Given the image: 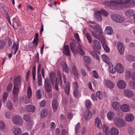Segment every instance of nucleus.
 <instances>
[{
  "label": "nucleus",
  "instance_id": "nucleus-36",
  "mask_svg": "<svg viewBox=\"0 0 135 135\" xmlns=\"http://www.w3.org/2000/svg\"><path fill=\"white\" fill-rule=\"evenodd\" d=\"M133 10L131 9H127L126 10L125 13L126 15L128 17H131V16H133Z\"/></svg>",
  "mask_w": 135,
  "mask_h": 135
},
{
  "label": "nucleus",
  "instance_id": "nucleus-28",
  "mask_svg": "<svg viewBox=\"0 0 135 135\" xmlns=\"http://www.w3.org/2000/svg\"><path fill=\"white\" fill-rule=\"evenodd\" d=\"M73 93L74 97L76 99L79 98L81 96L80 93L78 89H74L73 90Z\"/></svg>",
  "mask_w": 135,
  "mask_h": 135
},
{
  "label": "nucleus",
  "instance_id": "nucleus-37",
  "mask_svg": "<svg viewBox=\"0 0 135 135\" xmlns=\"http://www.w3.org/2000/svg\"><path fill=\"white\" fill-rule=\"evenodd\" d=\"M62 67L63 68V70L66 73H68L69 70L68 67L65 63L64 62L62 64Z\"/></svg>",
  "mask_w": 135,
  "mask_h": 135
},
{
  "label": "nucleus",
  "instance_id": "nucleus-14",
  "mask_svg": "<svg viewBox=\"0 0 135 135\" xmlns=\"http://www.w3.org/2000/svg\"><path fill=\"white\" fill-rule=\"evenodd\" d=\"M117 85L119 88L124 89L126 88V84L125 81L123 80H120L117 82Z\"/></svg>",
  "mask_w": 135,
  "mask_h": 135
},
{
  "label": "nucleus",
  "instance_id": "nucleus-23",
  "mask_svg": "<svg viewBox=\"0 0 135 135\" xmlns=\"http://www.w3.org/2000/svg\"><path fill=\"white\" fill-rule=\"evenodd\" d=\"M95 125L98 129H100L102 126L101 122L99 118L97 117L94 120Z\"/></svg>",
  "mask_w": 135,
  "mask_h": 135
},
{
  "label": "nucleus",
  "instance_id": "nucleus-42",
  "mask_svg": "<svg viewBox=\"0 0 135 135\" xmlns=\"http://www.w3.org/2000/svg\"><path fill=\"white\" fill-rule=\"evenodd\" d=\"M6 106L9 110H12L13 107L11 102L9 100L7 102Z\"/></svg>",
  "mask_w": 135,
  "mask_h": 135
},
{
  "label": "nucleus",
  "instance_id": "nucleus-64",
  "mask_svg": "<svg viewBox=\"0 0 135 135\" xmlns=\"http://www.w3.org/2000/svg\"><path fill=\"white\" fill-rule=\"evenodd\" d=\"M127 59L130 61H135V57L131 55H129L127 56Z\"/></svg>",
  "mask_w": 135,
  "mask_h": 135
},
{
  "label": "nucleus",
  "instance_id": "nucleus-44",
  "mask_svg": "<svg viewBox=\"0 0 135 135\" xmlns=\"http://www.w3.org/2000/svg\"><path fill=\"white\" fill-rule=\"evenodd\" d=\"M95 17L98 21H101L102 20V18L101 16V14L99 11L95 13Z\"/></svg>",
  "mask_w": 135,
  "mask_h": 135
},
{
  "label": "nucleus",
  "instance_id": "nucleus-62",
  "mask_svg": "<svg viewBox=\"0 0 135 135\" xmlns=\"http://www.w3.org/2000/svg\"><path fill=\"white\" fill-rule=\"evenodd\" d=\"M72 87L73 90L75 89H78V86L77 82L75 81L73 82L72 83Z\"/></svg>",
  "mask_w": 135,
  "mask_h": 135
},
{
  "label": "nucleus",
  "instance_id": "nucleus-63",
  "mask_svg": "<svg viewBox=\"0 0 135 135\" xmlns=\"http://www.w3.org/2000/svg\"><path fill=\"white\" fill-rule=\"evenodd\" d=\"M93 75V77L96 79H98L99 77V75L98 73L96 71L94 70L92 72Z\"/></svg>",
  "mask_w": 135,
  "mask_h": 135
},
{
  "label": "nucleus",
  "instance_id": "nucleus-18",
  "mask_svg": "<svg viewBox=\"0 0 135 135\" xmlns=\"http://www.w3.org/2000/svg\"><path fill=\"white\" fill-rule=\"evenodd\" d=\"M101 34L100 33L98 34L96 39L99 40L102 44H106V39L104 36Z\"/></svg>",
  "mask_w": 135,
  "mask_h": 135
},
{
  "label": "nucleus",
  "instance_id": "nucleus-50",
  "mask_svg": "<svg viewBox=\"0 0 135 135\" xmlns=\"http://www.w3.org/2000/svg\"><path fill=\"white\" fill-rule=\"evenodd\" d=\"M33 45L32 44L30 45L29 46V48L30 50L33 51L34 49H36L37 47L38 44L36 45V44H35L34 42H33Z\"/></svg>",
  "mask_w": 135,
  "mask_h": 135
},
{
  "label": "nucleus",
  "instance_id": "nucleus-2",
  "mask_svg": "<svg viewBox=\"0 0 135 135\" xmlns=\"http://www.w3.org/2000/svg\"><path fill=\"white\" fill-rule=\"evenodd\" d=\"M123 0H113L110 2V8L113 9L118 6L122 7L123 6Z\"/></svg>",
  "mask_w": 135,
  "mask_h": 135
},
{
  "label": "nucleus",
  "instance_id": "nucleus-15",
  "mask_svg": "<svg viewBox=\"0 0 135 135\" xmlns=\"http://www.w3.org/2000/svg\"><path fill=\"white\" fill-rule=\"evenodd\" d=\"M35 106L31 105H26L25 108V110L29 112H33L35 111Z\"/></svg>",
  "mask_w": 135,
  "mask_h": 135
},
{
  "label": "nucleus",
  "instance_id": "nucleus-13",
  "mask_svg": "<svg viewBox=\"0 0 135 135\" xmlns=\"http://www.w3.org/2000/svg\"><path fill=\"white\" fill-rule=\"evenodd\" d=\"M117 47L120 54L121 55H123L124 51V48L123 44L122 42H119L118 43Z\"/></svg>",
  "mask_w": 135,
  "mask_h": 135
},
{
  "label": "nucleus",
  "instance_id": "nucleus-51",
  "mask_svg": "<svg viewBox=\"0 0 135 135\" xmlns=\"http://www.w3.org/2000/svg\"><path fill=\"white\" fill-rule=\"evenodd\" d=\"M96 95L98 98L100 100L102 99L103 98L102 93L100 91H98L96 93Z\"/></svg>",
  "mask_w": 135,
  "mask_h": 135
},
{
  "label": "nucleus",
  "instance_id": "nucleus-26",
  "mask_svg": "<svg viewBox=\"0 0 135 135\" xmlns=\"http://www.w3.org/2000/svg\"><path fill=\"white\" fill-rule=\"evenodd\" d=\"M103 130L105 135H109V129L107 126L104 124L103 126Z\"/></svg>",
  "mask_w": 135,
  "mask_h": 135
},
{
  "label": "nucleus",
  "instance_id": "nucleus-5",
  "mask_svg": "<svg viewBox=\"0 0 135 135\" xmlns=\"http://www.w3.org/2000/svg\"><path fill=\"white\" fill-rule=\"evenodd\" d=\"M111 17L114 21L118 23L122 22L124 20V18L123 17L118 14L112 15Z\"/></svg>",
  "mask_w": 135,
  "mask_h": 135
},
{
  "label": "nucleus",
  "instance_id": "nucleus-17",
  "mask_svg": "<svg viewBox=\"0 0 135 135\" xmlns=\"http://www.w3.org/2000/svg\"><path fill=\"white\" fill-rule=\"evenodd\" d=\"M12 26L15 29H18L20 26V24L17 18L15 17L12 20Z\"/></svg>",
  "mask_w": 135,
  "mask_h": 135
},
{
  "label": "nucleus",
  "instance_id": "nucleus-10",
  "mask_svg": "<svg viewBox=\"0 0 135 135\" xmlns=\"http://www.w3.org/2000/svg\"><path fill=\"white\" fill-rule=\"evenodd\" d=\"M115 67L118 73L119 74L122 73L124 71L123 66L120 63H117Z\"/></svg>",
  "mask_w": 135,
  "mask_h": 135
},
{
  "label": "nucleus",
  "instance_id": "nucleus-41",
  "mask_svg": "<svg viewBox=\"0 0 135 135\" xmlns=\"http://www.w3.org/2000/svg\"><path fill=\"white\" fill-rule=\"evenodd\" d=\"M80 126V124L79 122L75 125V132L76 134H77L79 133Z\"/></svg>",
  "mask_w": 135,
  "mask_h": 135
},
{
  "label": "nucleus",
  "instance_id": "nucleus-49",
  "mask_svg": "<svg viewBox=\"0 0 135 135\" xmlns=\"http://www.w3.org/2000/svg\"><path fill=\"white\" fill-rule=\"evenodd\" d=\"M38 33H36L34 39L33 41V42L36 44V45L38 44Z\"/></svg>",
  "mask_w": 135,
  "mask_h": 135
},
{
  "label": "nucleus",
  "instance_id": "nucleus-22",
  "mask_svg": "<svg viewBox=\"0 0 135 135\" xmlns=\"http://www.w3.org/2000/svg\"><path fill=\"white\" fill-rule=\"evenodd\" d=\"M12 132L15 135H19L21 133V130L20 128L15 126L13 129Z\"/></svg>",
  "mask_w": 135,
  "mask_h": 135
},
{
  "label": "nucleus",
  "instance_id": "nucleus-38",
  "mask_svg": "<svg viewBox=\"0 0 135 135\" xmlns=\"http://www.w3.org/2000/svg\"><path fill=\"white\" fill-rule=\"evenodd\" d=\"M103 61L107 64H109L110 62V60L108 57L105 54H103L102 55Z\"/></svg>",
  "mask_w": 135,
  "mask_h": 135
},
{
  "label": "nucleus",
  "instance_id": "nucleus-16",
  "mask_svg": "<svg viewBox=\"0 0 135 135\" xmlns=\"http://www.w3.org/2000/svg\"><path fill=\"white\" fill-rule=\"evenodd\" d=\"M63 49V52L65 55H68L69 56L70 55V51L68 45H64Z\"/></svg>",
  "mask_w": 135,
  "mask_h": 135
},
{
  "label": "nucleus",
  "instance_id": "nucleus-47",
  "mask_svg": "<svg viewBox=\"0 0 135 135\" xmlns=\"http://www.w3.org/2000/svg\"><path fill=\"white\" fill-rule=\"evenodd\" d=\"M32 74L33 76V81H34L36 80V66H33L32 70Z\"/></svg>",
  "mask_w": 135,
  "mask_h": 135
},
{
  "label": "nucleus",
  "instance_id": "nucleus-20",
  "mask_svg": "<svg viewBox=\"0 0 135 135\" xmlns=\"http://www.w3.org/2000/svg\"><path fill=\"white\" fill-rule=\"evenodd\" d=\"M124 93L125 95L128 98H131L133 97L134 95L132 91L129 89H125Z\"/></svg>",
  "mask_w": 135,
  "mask_h": 135
},
{
  "label": "nucleus",
  "instance_id": "nucleus-40",
  "mask_svg": "<svg viewBox=\"0 0 135 135\" xmlns=\"http://www.w3.org/2000/svg\"><path fill=\"white\" fill-rule=\"evenodd\" d=\"M93 45L96 48L100 49L101 47L100 44L99 42L97 40H94Z\"/></svg>",
  "mask_w": 135,
  "mask_h": 135
},
{
  "label": "nucleus",
  "instance_id": "nucleus-6",
  "mask_svg": "<svg viewBox=\"0 0 135 135\" xmlns=\"http://www.w3.org/2000/svg\"><path fill=\"white\" fill-rule=\"evenodd\" d=\"M12 121L13 123L15 124L20 126L23 124L22 119L18 115H16L13 117Z\"/></svg>",
  "mask_w": 135,
  "mask_h": 135
},
{
  "label": "nucleus",
  "instance_id": "nucleus-32",
  "mask_svg": "<svg viewBox=\"0 0 135 135\" xmlns=\"http://www.w3.org/2000/svg\"><path fill=\"white\" fill-rule=\"evenodd\" d=\"M94 29L98 33H103L101 27L99 24H96L94 26Z\"/></svg>",
  "mask_w": 135,
  "mask_h": 135
},
{
  "label": "nucleus",
  "instance_id": "nucleus-24",
  "mask_svg": "<svg viewBox=\"0 0 135 135\" xmlns=\"http://www.w3.org/2000/svg\"><path fill=\"white\" fill-rule=\"evenodd\" d=\"M65 84L64 91L65 93L68 95H69L70 93V86L69 83H66Z\"/></svg>",
  "mask_w": 135,
  "mask_h": 135
},
{
  "label": "nucleus",
  "instance_id": "nucleus-34",
  "mask_svg": "<svg viewBox=\"0 0 135 135\" xmlns=\"http://www.w3.org/2000/svg\"><path fill=\"white\" fill-rule=\"evenodd\" d=\"M83 58V60L86 64L88 65L91 62V59L88 56H84Z\"/></svg>",
  "mask_w": 135,
  "mask_h": 135
},
{
  "label": "nucleus",
  "instance_id": "nucleus-60",
  "mask_svg": "<svg viewBox=\"0 0 135 135\" xmlns=\"http://www.w3.org/2000/svg\"><path fill=\"white\" fill-rule=\"evenodd\" d=\"M12 87V83H10L7 86V91L10 92L11 90Z\"/></svg>",
  "mask_w": 135,
  "mask_h": 135
},
{
  "label": "nucleus",
  "instance_id": "nucleus-55",
  "mask_svg": "<svg viewBox=\"0 0 135 135\" xmlns=\"http://www.w3.org/2000/svg\"><path fill=\"white\" fill-rule=\"evenodd\" d=\"M99 12L103 16H104L105 17H107L108 15V13L104 10L102 9L100 10L99 11Z\"/></svg>",
  "mask_w": 135,
  "mask_h": 135
},
{
  "label": "nucleus",
  "instance_id": "nucleus-61",
  "mask_svg": "<svg viewBox=\"0 0 135 135\" xmlns=\"http://www.w3.org/2000/svg\"><path fill=\"white\" fill-rule=\"evenodd\" d=\"M126 78L128 79L131 77V72L129 71L126 70Z\"/></svg>",
  "mask_w": 135,
  "mask_h": 135
},
{
  "label": "nucleus",
  "instance_id": "nucleus-9",
  "mask_svg": "<svg viewBox=\"0 0 135 135\" xmlns=\"http://www.w3.org/2000/svg\"><path fill=\"white\" fill-rule=\"evenodd\" d=\"M21 76L18 75L15 77L14 80V86L20 87L21 86Z\"/></svg>",
  "mask_w": 135,
  "mask_h": 135
},
{
  "label": "nucleus",
  "instance_id": "nucleus-27",
  "mask_svg": "<svg viewBox=\"0 0 135 135\" xmlns=\"http://www.w3.org/2000/svg\"><path fill=\"white\" fill-rule=\"evenodd\" d=\"M91 112L89 110H87L85 112L84 117L86 120H88L91 118Z\"/></svg>",
  "mask_w": 135,
  "mask_h": 135
},
{
  "label": "nucleus",
  "instance_id": "nucleus-1",
  "mask_svg": "<svg viewBox=\"0 0 135 135\" xmlns=\"http://www.w3.org/2000/svg\"><path fill=\"white\" fill-rule=\"evenodd\" d=\"M70 45L71 50L74 53L78 54L81 55H83L85 54V51L80 44H75L73 43H71Z\"/></svg>",
  "mask_w": 135,
  "mask_h": 135
},
{
  "label": "nucleus",
  "instance_id": "nucleus-29",
  "mask_svg": "<svg viewBox=\"0 0 135 135\" xmlns=\"http://www.w3.org/2000/svg\"><path fill=\"white\" fill-rule=\"evenodd\" d=\"M71 71L75 76L76 77L78 76L79 72L75 66L73 65L71 67Z\"/></svg>",
  "mask_w": 135,
  "mask_h": 135
},
{
  "label": "nucleus",
  "instance_id": "nucleus-12",
  "mask_svg": "<svg viewBox=\"0 0 135 135\" xmlns=\"http://www.w3.org/2000/svg\"><path fill=\"white\" fill-rule=\"evenodd\" d=\"M104 85L107 88L112 89L114 87V85L112 82L108 80H105Z\"/></svg>",
  "mask_w": 135,
  "mask_h": 135
},
{
  "label": "nucleus",
  "instance_id": "nucleus-56",
  "mask_svg": "<svg viewBox=\"0 0 135 135\" xmlns=\"http://www.w3.org/2000/svg\"><path fill=\"white\" fill-rule=\"evenodd\" d=\"M36 95L37 99H39L41 98V90L40 89H38L37 91Z\"/></svg>",
  "mask_w": 135,
  "mask_h": 135
},
{
  "label": "nucleus",
  "instance_id": "nucleus-57",
  "mask_svg": "<svg viewBox=\"0 0 135 135\" xmlns=\"http://www.w3.org/2000/svg\"><path fill=\"white\" fill-rule=\"evenodd\" d=\"M6 42L3 41H0V50L3 49L5 47Z\"/></svg>",
  "mask_w": 135,
  "mask_h": 135
},
{
  "label": "nucleus",
  "instance_id": "nucleus-8",
  "mask_svg": "<svg viewBox=\"0 0 135 135\" xmlns=\"http://www.w3.org/2000/svg\"><path fill=\"white\" fill-rule=\"evenodd\" d=\"M32 94V92L30 86H29L27 90V98H26L23 100L24 102L26 104L30 102V99L31 98Z\"/></svg>",
  "mask_w": 135,
  "mask_h": 135
},
{
  "label": "nucleus",
  "instance_id": "nucleus-30",
  "mask_svg": "<svg viewBox=\"0 0 135 135\" xmlns=\"http://www.w3.org/2000/svg\"><path fill=\"white\" fill-rule=\"evenodd\" d=\"M105 32L107 34L111 35L113 33V31L112 27L110 26L106 27L105 30Z\"/></svg>",
  "mask_w": 135,
  "mask_h": 135
},
{
  "label": "nucleus",
  "instance_id": "nucleus-33",
  "mask_svg": "<svg viewBox=\"0 0 135 135\" xmlns=\"http://www.w3.org/2000/svg\"><path fill=\"white\" fill-rule=\"evenodd\" d=\"M126 118L127 121L131 122L133 120L134 117L133 114H127Z\"/></svg>",
  "mask_w": 135,
  "mask_h": 135
},
{
  "label": "nucleus",
  "instance_id": "nucleus-39",
  "mask_svg": "<svg viewBox=\"0 0 135 135\" xmlns=\"http://www.w3.org/2000/svg\"><path fill=\"white\" fill-rule=\"evenodd\" d=\"M113 107L114 109L116 110H118L120 107V103L118 102H114L113 103Z\"/></svg>",
  "mask_w": 135,
  "mask_h": 135
},
{
  "label": "nucleus",
  "instance_id": "nucleus-48",
  "mask_svg": "<svg viewBox=\"0 0 135 135\" xmlns=\"http://www.w3.org/2000/svg\"><path fill=\"white\" fill-rule=\"evenodd\" d=\"M47 110L46 109H44L41 112V118L45 117L47 114Z\"/></svg>",
  "mask_w": 135,
  "mask_h": 135
},
{
  "label": "nucleus",
  "instance_id": "nucleus-52",
  "mask_svg": "<svg viewBox=\"0 0 135 135\" xmlns=\"http://www.w3.org/2000/svg\"><path fill=\"white\" fill-rule=\"evenodd\" d=\"M128 132L130 134H133L135 133V128L129 127L128 129Z\"/></svg>",
  "mask_w": 135,
  "mask_h": 135
},
{
  "label": "nucleus",
  "instance_id": "nucleus-59",
  "mask_svg": "<svg viewBox=\"0 0 135 135\" xmlns=\"http://www.w3.org/2000/svg\"><path fill=\"white\" fill-rule=\"evenodd\" d=\"M5 127V124L3 121H0V129L1 130L4 129Z\"/></svg>",
  "mask_w": 135,
  "mask_h": 135
},
{
  "label": "nucleus",
  "instance_id": "nucleus-25",
  "mask_svg": "<svg viewBox=\"0 0 135 135\" xmlns=\"http://www.w3.org/2000/svg\"><path fill=\"white\" fill-rule=\"evenodd\" d=\"M58 77L56 79V80L58 81V83L60 85V86L62 88H63L64 86V84H62V80L61 76V73L60 72L58 73L57 74Z\"/></svg>",
  "mask_w": 135,
  "mask_h": 135
},
{
  "label": "nucleus",
  "instance_id": "nucleus-21",
  "mask_svg": "<svg viewBox=\"0 0 135 135\" xmlns=\"http://www.w3.org/2000/svg\"><path fill=\"white\" fill-rule=\"evenodd\" d=\"M50 78L52 84L54 85L56 79V74L54 72H51L50 74Z\"/></svg>",
  "mask_w": 135,
  "mask_h": 135
},
{
  "label": "nucleus",
  "instance_id": "nucleus-46",
  "mask_svg": "<svg viewBox=\"0 0 135 135\" xmlns=\"http://www.w3.org/2000/svg\"><path fill=\"white\" fill-rule=\"evenodd\" d=\"M85 105L88 109H89L91 108V103L88 99H87L85 100Z\"/></svg>",
  "mask_w": 135,
  "mask_h": 135
},
{
  "label": "nucleus",
  "instance_id": "nucleus-35",
  "mask_svg": "<svg viewBox=\"0 0 135 135\" xmlns=\"http://www.w3.org/2000/svg\"><path fill=\"white\" fill-rule=\"evenodd\" d=\"M107 117L108 119L110 120H112L114 119V114L113 112H109L107 113Z\"/></svg>",
  "mask_w": 135,
  "mask_h": 135
},
{
  "label": "nucleus",
  "instance_id": "nucleus-11",
  "mask_svg": "<svg viewBox=\"0 0 135 135\" xmlns=\"http://www.w3.org/2000/svg\"><path fill=\"white\" fill-rule=\"evenodd\" d=\"M121 110L124 112H128L130 111L131 108L130 106L127 104H124L120 106Z\"/></svg>",
  "mask_w": 135,
  "mask_h": 135
},
{
  "label": "nucleus",
  "instance_id": "nucleus-58",
  "mask_svg": "<svg viewBox=\"0 0 135 135\" xmlns=\"http://www.w3.org/2000/svg\"><path fill=\"white\" fill-rule=\"evenodd\" d=\"M102 45L105 51L106 52H108L109 51V49L108 46L106 45V44H102Z\"/></svg>",
  "mask_w": 135,
  "mask_h": 135
},
{
  "label": "nucleus",
  "instance_id": "nucleus-45",
  "mask_svg": "<svg viewBox=\"0 0 135 135\" xmlns=\"http://www.w3.org/2000/svg\"><path fill=\"white\" fill-rule=\"evenodd\" d=\"M19 87L14 86L13 93L14 95H17L19 91Z\"/></svg>",
  "mask_w": 135,
  "mask_h": 135
},
{
  "label": "nucleus",
  "instance_id": "nucleus-19",
  "mask_svg": "<svg viewBox=\"0 0 135 135\" xmlns=\"http://www.w3.org/2000/svg\"><path fill=\"white\" fill-rule=\"evenodd\" d=\"M59 103L57 100L54 99L52 102V107L54 112H55L57 110L58 106Z\"/></svg>",
  "mask_w": 135,
  "mask_h": 135
},
{
  "label": "nucleus",
  "instance_id": "nucleus-31",
  "mask_svg": "<svg viewBox=\"0 0 135 135\" xmlns=\"http://www.w3.org/2000/svg\"><path fill=\"white\" fill-rule=\"evenodd\" d=\"M119 133V131L116 128L113 127L111 128L110 134L111 135H117Z\"/></svg>",
  "mask_w": 135,
  "mask_h": 135
},
{
  "label": "nucleus",
  "instance_id": "nucleus-43",
  "mask_svg": "<svg viewBox=\"0 0 135 135\" xmlns=\"http://www.w3.org/2000/svg\"><path fill=\"white\" fill-rule=\"evenodd\" d=\"M23 119L26 122H29L32 120L30 115L29 114L24 115L23 116Z\"/></svg>",
  "mask_w": 135,
  "mask_h": 135
},
{
  "label": "nucleus",
  "instance_id": "nucleus-3",
  "mask_svg": "<svg viewBox=\"0 0 135 135\" xmlns=\"http://www.w3.org/2000/svg\"><path fill=\"white\" fill-rule=\"evenodd\" d=\"M123 6L122 9L133 8L135 6V0H123Z\"/></svg>",
  "mask_w": 135,
  "mask_h": 135
},
{
  "label": "nucleus",
  "instance_id": "nucleus-54",
  "mask_svg": "<svg viewBox=\"0 0 135 135\" xmlns=\"http://www.w3.org/2000/svg\"><path fill=\"white\" fill-rule=\"evenodd\" d=\"M8 93L6 92H4L3 94L2 97V100L4 103L5 102V101L7 99L8 96Z\"/></svg>",
  "mask_w": 135,
  "mask_h": 135
},
{
  "label": "nucleus",
  "instance_id": "nucleus-7",
  "mask_svg": "<svg viewBox=\"0 0 135 135\" xmlns=\"http://www.w3.org/2000/svg\"><path fill=\"white\" fill-rule=\"evenodd\" d=\"M115 124L116 126L118 127H123L126 125L125 121L122 119L119 118H116Z\"/></svg>",
  "mask_w": 135,
  "mask_h": 135
},
{
  "label": "nucleus",
  "instance_id": "nucleus-4",
  "mask_svg": "<svg viewBox=\"0 0 135 135\" xmlns=\"http://www.w3.org/2000/svg\"><path fill=\"white\" fill-rule=\"evenodd\" d=\"M44 85L46 92L47 93H50L52 90V87L49 78H46L45 79Z\"/></svg>",
  "mask_w": 135,
  "mask_h": 135
},
{
  "label": "nucleus",
  "instance_id": "nucleus-53",
  "mask_svg": "<svg viewBox=\"0 0 135 135\" xmlns=\"http://www.w3.org/2000/svg\"><path fill=\"white\" fill-rule=\"evenodd\" d=\"M87 38L90 44H91L92 42L91 37L89 33H87L86 35Z\"/></svg>",
  "mask_w": 135,
  "mask_h": 135
}]
</instances>
